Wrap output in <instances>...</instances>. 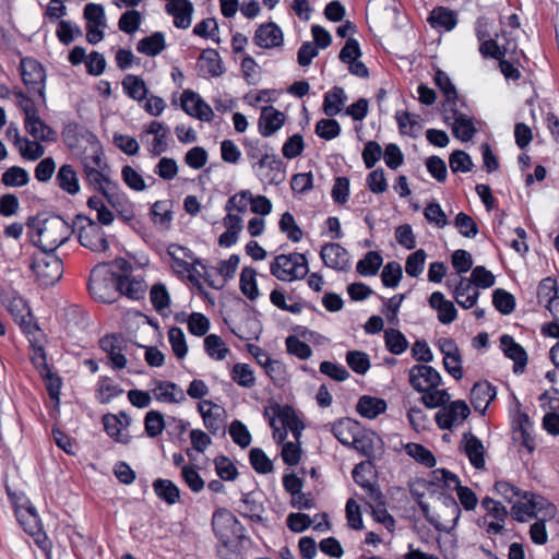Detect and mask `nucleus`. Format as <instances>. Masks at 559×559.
Returning a JSON list of instances; mask_svg holds the SVG:
<instances>
[{
	"instance_id": "1",
	"label": "nucleus",
	"mask_w": 559,
	"mask_h": 559,
	"mask_svg": "<svg viewBox=\"0 0 559 559\" xmlns=\"http://www.w3.org/2000/svg\"><path fill=\"white\" fill-rule=\"evenodd\" d=\"M459 483L457 475L445 468L431 471L426 478H421V486L431 496H436L437 506L435 508L438 510L436 514H430L428 506L421 502V513L440 532L452 531L460 520V504L451 493L447 492Z\"/></svg>"
},
{
	"instance_id": "2",
	"label": "nucleus",
	"mask_w": 559,
	"mask_h": 559,
	"mask_svg": "<svg viewBox=\"0 0 559 559\" xmlns=\"http://www.w3.org/2000/svg\"><path fill=\"white\" fill-rule=\"evenodd\" d=\"M27 226L32 241L43 252H53L71 236L73 228L61 216L50 215L29 218Z\"/></svg>"
},
{
	"instance_id": "3",
	"label": "nucleus",
	"mask_w": 559,
	"mask_h": 559,
	"mask_svg": "<svg viewBox=\"0 0 559 559\" xmlns=\"http://www.w3.org/2000/svg\"><path fill=\"white\" fill-rule=\"evenodd\" d=\"M270 271L280 281L301 280L309 272L308 261L302 253L280 254L271 263Z\"/></svg>"
},
{
	"instance_id": "4",
	"label": "nucleus",
	"mask_w": 559,
	"mask_h": 559,
	"mask_svg": "<svg viewBox=\"0 0 559 559\" xmlns=\"http://www.w3.org/2000/svg\"><path fill=\"white\" fill-rule=\"evenodd\" d=\"M72 228L78 230L79 241L85 248L95 252H104L109 248L102 227L90 217L82 214L76 215Z\"/></svg>"
},
{
	"instance_id": "5",
	"label": "nucleus",
	"mask_w": 559,
	"mask_h": 559,
	"mask_svg": "<svg viewBox=\"0 0 559 559\" xmlns=\"http://www.w3.org/2000/svg\"><path fill=\"white\" fill-rule=\"evenodd\" d=\"M29 267L41 286L56 284L63 274V263L61 259L49 252H41L34 255Z\"/></svg>"
},
{
	"instance_id": "6",
	"label": "nucleus",
	"mask_w": 559,
	"mask_h": 559,
	"mask_svg": "<svg viewBox=\"0 0 559 559\" xmlns=\"http://www.w3.org/2000/svg\"><path fill=\"white\" fill-rule=\"evenodd\" d=\"M212 526L215 535L225 548L243 536V527L237 518L226 509L217 510L212 518Z\"/></svg>"
},
{
	"instance_id": "7",
	"label": "nucleus",
	"mask_w": 559,
	"mask_h": 559,
	"mask_svg": "<svg viewBox=\"0 0 559 559\" xmlns=\"http://www.w3.org/2000/svg\"><path fill=\"white\" fill-rule=\"evenodd\" d=\"M117 274L106 269V265H96L90 275L88 290L91 295L102 302H110L112 299V289H116L112 283Z\"/></svg>"
},
{
	"instance_id": "8",
	"label": "nucleus",
	"mask_w": 559,
	"mask_h": 559,
	"mask_svg": "<svg viewBox=\"0 0 559 559\" xmlns=\"http://www.w3.org/2000/svg\"><path fill=\"white\" fill-rule=\"evenodd\" d=\"M15 514L24 531L35 537L36 544L44 550L48 549L47 537L43 533L41 522L36 509L26 501L25 506L16 504Z\"/></svg>"
},
{
	"instance_id": "9",
	"label": "nucleus",
	"mask_w": 559,
	"mask_h": 559,
	"mask_svg": "<svg viewBox=\"0 0 559 559\" xmlns=\"http://www.w3.org/2000/svg\"><path fill=\"white\" fill-rule=\"evenodd\" d=\"M109 168L94 169L86 166L85 178L87 182L99 191L110 205L117 207L120 204V194L116 191L117 186L108 177Z\"/></svg>"
},
{
	"instance_id": "10",
	"label": "nucleus",
	"mask_w": 559,
	"mask_h": 559,
	"mask_svg": "<svg viewBox=\"0 0 559 559\" xmlns=\"http://www.w3.org/2000/svg\"><path fill=\"white\" fill-rule=\"evenodd\" d=\"M99 347L107 354L114 369H123L127 366L124 353L129 352L130 342L122 335H105L99 341Z\"/></svg>"
},
{
	"instance_id": "11",
	"label": "nucleus",
	"mask_w": 559,
	"mask_h": 559,
	"mask_svg": "<svg viewBox=\"0 0 559 559\" xmlns=\"http://www.w3.org/2000/svg\"><path fill=\"white\" fill-rule=\"evenodd\" d=\"M452 114V132L455 138L462 142H467L473 139L476 133V128L473 121V117L469 114V109L465 104V107L461 105H452L447 107Z\"/></svg>"
},
{
	"instance_id": "12",
	"label": "nucleus",
	"mask_w": 559,
	"mask_h": 559,
	"mask_svg": "<svg viewBox=\"0 0 559 559\" xmlns=\"http://www.w3.org/2000/svg\"><path fill=\"white\" fill-rule=\"evenodd\" d=\"M21 75L23 83L29 91L37 92L44 98V81L46 73L41 64L32 58H26L21 61Z\"/></svg>"
},
{
	"instance_id": "13",
	"label": "nucleus",
	"mask_w": 559,
	"mask_h": 559,
	"mask_svg": "<svg viewBox=\"0 0 559 559\" xmlns=\"http://www.w3.org/2000/svg\"><path fill=\"white\" fill-rule=\"evenodd\" d=\"M500 348L504 356L513 361V372L515 374L523 373L528 361L527 353L523 346L516 343L511 335L503 334L500 337Z\"/></svg>"
},
{
	"instance_id": "14",
	"label": "nucleus",
	"mask_w": 559,
	"mask_h": 559,
	"mask_svg": "<svg viewBox=\"0 0 559 559\" xmlns=\"http://www.w3.org/2000/svg\"><path fill=\"white\" fill-rule=\"evenodd\" d=\"M181 107L189 116L202 121H211L214 116L212 108L197 93L190 90L183 91Z\"/></svg>"
},
{
	"instance_id": "15",
	"label": "nucleus",
	"mask_w": 559,
	"mask_h": 559,
	"mask_svg": "<svg viewBox=\"0 0 559 559\" xmlns=\"http://www.w3.org/2000/svg\"><path fill=\"white\" fill-rule=\"evenodd\" d=\"M509 511L501 503L497 502L491 509H488L486 515L478 521L479 526H484L489 536L499 535L504 532V523Z\"/></svg>"
},
{
	"instance_id": "16",
	"label": "nucleus",
	"mask_w": 559,
	"mask_h": 559,
	"mask_svg": "<svg viewBox=\"0 0 559 559\" xmlns=\"http://www.w3.org/2000/svg\"><path fill=\"white\" fill-rule=\"evenodd\" d=\"M254 43L264 49H271L283 45V32L273 22L260 25L253 37Z\"/></svg>"
},
{
	"instance_id": "17",
	"label": "nucleus",
	"mask_w": 559,
	"mask_h": 559,
	"mask_svg": "<svg viewBox=\"0 0 559 559\" xmlns=\"http://www.w3.org/2000/svg\"><path fill=\"white\" fill-rule=\"evenodd\" d=\"M320 257L325 266L344 271L349 267L347 251L338 243H326L321 248Z\"/></svg>"
},
{
	"instance_id": "18",
	"label": "nucleus",
	"mask_w": 559,
	"mask_h": 559,
	"mask_svg": "<svg viewBox=\"0 0 559 559\" xmlns=\"http://www.w3.org/2000/svg\"><path fill=\"white\" fill-rule=\"evenodd\" d=\"M331 431L342 444L348 447L361 435V427L357 420L345 417L332 424Z\"/></svg>"
},
{
	"instance_id": "19",
	"label": "nucleus",
	"mask_w": 559,
	"mask_h": 559,
	"mask_svg": "<svg viewBox=\"0 0 559 559\" xmlns=\"http://www.w3.org/2000/svg\"><path fill=\"white\" fill-rule=\"evenodd\" d=\"M496 388L487 382H477L471 390V403L476 412L484 414L490 403L496 399Z\"/></svg>"
},
{
	"instance_id": "20",
	"label": "nucleus",
	"mask_w": 559,
	"mask_h": 559,
	"mask_svg": "<svg viewBox=\"0 0 559 559\" xmlns=\"http://www.w3.org/2000/svg\"><path fill=\"white\" fill-rule=\"evenodd\" d=\"M166 11L174 17L176 27L182 29L190 27L193 5L189 0H170L166 4Z\"/></svg>"
},
{
	"instance_id": "21",
	"label": "nucleus",
	"mask_w": 559,
	"mask_h": 559,
	"mask_svg": "<svg viewBox=\"0 0 559 559\" xmlns=\"http://www.w3.org/2000/svg\"><path fill=\"white\" fill-rule=\"evenodd\" d=\"M148 134L154 135V139L148 147V151L154 156L163 154L168 147L167 136L169 134V129L162 122L154 120L146 127L145 131L141 134V140L143 141L144 136Z\"/></svg>"
},
{
	"instance_id": "22",
	"label": "nucleus",
	"mask_w": 559,
	"mask_h": 559,
	"mask_svg": "<svg viewBox=\"0 0 559 559\" xmlns=\"http://www.w3.org/2000/svg\"><path fill=\"white\" fill-rule=\"evenodd\" d=\"M533 424L526 413H519L515 419L513 430L514 439L524 447L528 453H533L536 448L535 438L532 435Z\"/></svg>"
},
{
	"instance_id": "23",
	"label": "nucleus",
	"mask_w": 559,
	"mask_h": 559,
	"mask_svg": "<svg viewBox=\"0 0 559 559\" xmlns=\"http://www.w3.org/2000/svg\"><path fill=\"white\" fill-rule=\"evenodd\" d=\"M152 393L160 403L178 404L186 400L183 390L170 381H156Z\"/></svg>"
},
{
	"instance_id": "24",
	"label": "nucleus",
	"mask_w": 559,
	"mask_h": 559,
	"mask_svg": "<svg viewBox=\"0 0 559 559\" xmlns=\"http://www.w3.org/2000/svg\"><path fill=\"white\" fill-rule=\"evenodd\" d=\"M285 116L273 106H265L261 110L259 118V131L263 136H271L283 124Z\"/></svg>"
},
{
	"instance_id": "25",
	"label": "nucleus",
	"mask_w": 559,
	"mask_h": 559,
	"mask_svg": "<svg viewBox=\"0 0 559 559\" xmlns=\"http://www.w3.org/2000/svg\"><path fill=\"white\" fill-rule=\"evenodd\" d=\"M454 299L464 309L473 308L479 297V290L467 277H461L454 288Z\"/></svg>"
},
{
	"instance_id": "26",
	"label": "nucleus",
	"mask_w": 559,
	"mask_h": 559,
	"mask_svg": "<svg viewBox=\"0 0 559 559\" xmlns=\"http://www.w3.org/2000/svg\"><path fill=\"white\" fill-rule=\"evenodd\" d=\"M274 417L278 419L286 430L289 429L295 439L298 441L301 430L304 429V424L301 420L297 417L294 408L289 405H275L272 407Z\"/></svg>"
},
{
	"instance_id": "27",
	"label": "nucleus",
	"mask_w": 559,
	"mask_h": 559,
	"mask_svg": "<svg viewBox=\"0 0 559 559\" xmlns=\"http://www.w3.org/2000/svg\"><path fill=\"white\" fill-rule=\"evenodd\" d=\"M429 306L438 313V320L449 324L456 319L457 311L451 300L445 299L441 292H435L429 298Z\"/></svg>"
},
{
	"instance_id": "28",
	"label": "nucleus",
	"mask_w": 559,
	"mask_h": 559,
	"mask_svg": "<svg viewBox=\"0 0 559 559\" xmlns=\"http://www.w3.org/2000/svg\"><path fill=\"white\" fill-rule=\"evenodd\" d=\"M464 452L469 460V463L476 469L485 467V448L483 442L473 433H464Z\"/></svg>"
},
{
	"instance_id": "29",
	"label": "nucleus",
	"mask_w": 559,
	"mask_h": 559,
	"mask_svg": "<svg viewBox=\"0 0 559 559\" xmlns=\"http://www.w3.org/2000/svg\"><path fill=\"white\" fill-rule=\"evenodd\" d=\"M116 286V290H119L122 295L131 299H140L145 293L146 285L143 281L128 275H117V278L112 282Z\"/></svg>"
},
{
	"instance_id": "30",
	"label": "nucleus",
	"mask_w": 559,
	"mask_h": 559,
	"mask_svg": "<svg viewBox=\"0 0 559 559\" xmlns=\"http://www.w3.org/2000/svg\"><path fill=\"white\" fill-rule=\"evenodd\" d=\"M435 83L440 88L442 94L445 97V106L450 107L452 105H461V107H465V100L460 98L457 91L453 83L451 82L449 75L438 70L435 74Z\"/></svg>"
},
{
	"instance_id": "31",
	"label": "nucleus",
	"mask_w": 559,
	"mask_h": 559,
	"mask_svg": "<svg viewBox=\"0 0 559 559\" xmlns=\"http://www.w3.org/2000/svg\"><path fill=\"white\" fill-rule=\"evenodd\" d=\"M386 409V402L383 399L362 395L359 397L356 411L357 413L368 419H373Z\"/></svg>"
},
{
	"instance_id": "32",
	"label": "nucleus",
	"mask_w": 559,
	"mask_h": 559,
	"mask_svg": "<svg viewBox=\"0 0 559 559\" xmlns=\"http://www.w3.org/2000/svg\"><path fill=\"white\" fill-rule=\"evenodd\" d=\"M428 23L435 29L451 31L455 27L457 20L456 14L444 7L435 8L427 19Z\"/></svg>"
},
{
	"instance_id": "33",
	"label": "nucleus",
	"mask_w": 559,
	"mask_h": 559,
	"mask_svg": "<svg viewBox=\"0 0 559 559\" xmlns=\"http://www.w3.org/2000/svg\"><path fill=\"white\" fill-rule=\"evenodd\" d=\"M2 304L20 325L25 323V317L29 316L26 302L15 293H8L2 297Z\"/></svg>"
},
{
	"instance_id": "34",
	"label": "nucleus",
	"mask_w": 559,
	"mask_h": 559,
	"mask_svg": "<svg viewBox=\"0 0 559 559\" xmlns=\"http://www.w3.org/2000/svg\"><path fill=\"white\" fill-rule=\"evenodd\" d=\"M368 503L378 522L383 523L385 526L394 523L393 518L385 510L384 497L378 488H369Z\"/></svg>"
},
{
	"instance_id": "35",
	"label": "nucleus",
	"mask_w": 559,
	"mask_h": 559,
	"mask_svg": "<svg viewBox=\"0 0 559 559\" xmlns=\"http://www.w3.org/2000/svg\"><path fill=\"white\" fill-rule=\"evenodd\" d=\"M56 181L69 194H76L80 190L78 175L71 165L66 164L59 168Z\"/></svg>"
},
{
	"instance_id": "36",
	"label": "nucleus",
	"mask_w": 559,
	"mask_h": 559,
	"mask_svg": "<svg viewBox=\"0 0 559 559\" xmlns=\"http://www.w3.org/2000/svg\"><path fill=\"white\" fill-rule=\"evenodd\" d=\"M153 489L156 496L168 504H175L180 499L179 488L169 479H155Z\"/></svg>"
},
{
	"instance_id": "37",
	"label": "nucleus",
	"mask_w": 559,
	"mask_h": 559,
	"mask_svg": "<svg viewBox=\"0 0 559 559\" xmlns=\"http://www.w3.org/2000/svg\"><path fill=\"white\" fill-rule=\"evenodd\" d=\"M166 48L163 33L156 32L138 41L136 50L146 56H157Z\"/></svg>"
},
{
	"instance_id": "38",
	"label": "nucleus",
	"mask_w": 559,
	"mask_h": 559,
	"mask_svg": "<svg viewBox=\"0 0 559 559\" xmlns=\"http://www.w3.org/2000/svg\"><path fill=\"white\" fill-rule=\"evenodd\" d=\"M219 406L214 405L211 401H202L199 403V412L202 415L205 427L212 432L216 433L222 428L219 419Z\"/></svg>"
},
{
	"instance_id": "39",
	"label": "nucleus",
	"mask_w": 559,
	"mask_h": 559,
	"mask_svg": "<svg viewBox=\"0 0 559 559\" xmlns=\"http://www.w3.org/2000/svg\"><path fill=\"white\" fill-rule=\"evenodd\" d=\"M14 145L19 148L23 158L36 160L45 153V147L37 141H29L28 139L21 138L19 130H15Z\"/></svg>"
},
{
	"instance_id": "40",
	"label": "nucleus",
	"mask_w": 559,
	"mask_h": 559,
	"mask_svg": "<svg viewBox=\"0 0 559 559\" xmlns=\"http://www.w3.org/2000/svg\"><path fill=\"white\" fill-rule=\"evenodd\" d=\"M26 131L36 140L40 141H55L56 131L47 126L37 115L34 118L25 121Z\"/></svg>"
},
{
	"instance_id": "41",
	"label": "nucleus",
	"mask_w": 559,
	"mask_h": 559,
	"mask_svg": "<svg viewBox=\"0 0 559 559\" xmlns=\"http://www.w3.org/2000/svg\"><path fill=\"white\" fill-rule=\"evenodd\" d=\"M103 424L106 432L117 442L127 444L130 442V436L122 430L126 429L122 419H118L112 414L103 416Z\"/></svg>"
},
{
	"instance_id": "42",
	"label": "nucleus",
	"mask_w": 559,
	"mask_h": 559,
	"mask_svg": "<svg viewBox=\"0 0 559 559\" xmlns=\"http://www.w3.org/2000/svg\"><path fill=\"white\" fill-rule=\"evenodd\" d=\"M450 401V394L447 389H424L421 385V404L428 408L444 406Z\"/></svg>"
},
{
	"instance_id": "43",
	"label": "nucleus",
	"mask_w": 559,
	"mask_h": 559,
	"mask_svg": "<svg viewBox=\"0 0 559 559\" xmlns=\"http://www.w3.org/2000/svg\"><path fill=\"white\" fill-rule=\"evenodd\" d=\"M345 94L342 87L334 86L324 95L323 111L326 116H335L342 110L345 102Z\"/></svg>"
},
{
	"instance_id": "44",
	"label": "nucleus",
	"mask_w": 559,
	"mask_h": 559,
	"mask_svg": "<svg viewBox=\"0 0 559 559\" xmlns=\"http://www.w3.org/2000/svg\"><path fill=\"white\" fill-rule=\"evenodd\" d=\"M202 69L211 76H219L224 72L219 55L214 49H206L200 56Z\"/></svg>"
},
{
	"instance_id": "45",
	"label": "nucleus",
	"mask_w": 559,
	"mask_h": 559,
	"mask_svg": "<svg viewBox=\"0 0 559 559\" xmlns=\"http://www.w3.org/2000/svg\"><path fill=\"white\" fill-rule=\"evenodd\" d=\"M122 86L127 94L135 100H143L146 97L147 88L145 82L136 75H126L122 80Z\"/></svg>"
},
{
	"instance_id": "46",
	"label": "nucleus",
	"mask_w": 559,
	"mask_h": 559,
	"mask_svg": "<svg viewBox=\"0 0 559 559\" xmlns=\"http://www.w3.org/2000/svg\"><path fill=\"white\" fill-rule=\"evenodd\" d=\"M257 272L252 267H243L240 274V290L250 300H254L259 296V290L255 282Z\"/></svg>"
},
{
	"instance_id": "47",
	"label": "nucleus",
	"mask_w": 559,
	"mask_h": 559,
	"mask_svg": "<svg viewBox=\"0 0 559 559\" xmlns=\"http://www.w3.org/2000/svg\"><path fill=\"white\" fill-rule=\"evenodd\" d=\"M557 297L559 296L556 281L551 277L542 280L537 288L538 302L547 309Z\"/></svg>"
},
{
	"instance_id": "48",
	"label": "nucleus",
	"mask_w": 559,
	"mask_h": 559,
	"mask_svg": "<svg viewBox=\"0 0 559 559\" xmlns=\"http://www.w3.org/2000/svg\"><path fill=\"white\" fill-rule=\"evenodd\" d=\"M492 304L500 313L507 316L513 312L515 308V298L511 293L502 288H498L492 294Z\"/></svg>"
},
{
	"instance_id": "49",
	"label": "nucleus",
	"mask_w": 559,
	"mask_h": 559,
	"mask_svg": "<svg viewBox=\"0 0 559 559\" xmlns=\"http://www.w3.org/2000/svg\"><path fill=\"white\" fill-rule=\"evenodd\" d=\"M151 215L154 224L163 229H168L173 219L170 207L166 201H157L151 209Z\"/></svg>"
},
{
	"instance_id": "50",
	"label": "nucleus",
	"mask_w": 559,
	"mask_h": 559,
	"mask_svg": "<svg viewBox=\"0 0 559 559\" xmlns=\"http://www.w3.org/2000/svg\"><path fill=\"white\" fill-rule=\"evenodd\" d=\"M168 341L174 355L178 359H183L188 353V346L183 331L178 326H173L168 331Z\"/></svg>"
},
{
	"instance_id": "51",
	"label": "nucleus",
	"mask_w": 559,
	"mask_h": 559,
	"mask_svg": "<svg viewBox=\"0 0 559 559\" xmlns=\"http://www.w3.org/2000/svg\"><path fill=\"white\" fill-rule=\"evenodd\" d=\"M348 367L358 374H365L370 369L369 356L361 350H349L346 354Z\"/></svg>"
},
{
	"instance_id": "52",
	"label": "nucleus",
	"mask_w": 559,
	"mask_h": 559,
	"mask_svg": "<svg viewBox=\"0 0 559 559\" xmlns=\"http://www.w3.org/2000/svg\"><path fill=\"white\" fill-rule=\"evenodd\" d=\"M230 376L242 388H252L255 384L253 370L247 364L234 365Z\"/></svg>"
},
{
	"instance_id": "53",
	"label": "nucleus",
	"mask_w": 559,
	"mask_h": 559,
	"mask_svg": "<svg viewBox=\"0 0 559 559\" xmlns=\"http://www.w3.org/2000/svg\"><path fill=\"white\" fill-rule=\"evenodd\" d=\"M381 264V255L376 251H369L365 258L357 263V272L364 276L374 275Z\"/></svg>"
},
{
	"instance_id": "54",
	"label": "nucleus",
	"mask_w": 559,
	"mask_h": 559,
	"mask_svg": "<svg viewBox=\"0 0 559 559\" xmlns=\"http://www.w3.org/2000/svg\"><path fill=\"white\" fill-rule=\"evenodd\" d=\"M215 471L218 477L226 481L235 480L238 471L231 460L225 455H218L214 459Z\"/></svg>"
},
{
	"instance_id": "55",
	"label": "nucleus",
	"mask_w": 559,
	"mask_h": 559,
	"mask_svg": "<svg viewBox=\"0 0 559 559\" xmlns=\"http://www.w3.org/2000/svg\"><path fill=\"white\" fill-rule=\"evenodd\" d=\"M28 174L24 168L13 166L7 169L1 177V181L7 187H22L27 185Z\"/></svg>"
},
{
	"instance_id": "56",
	"label": "nucleus",
	"mask_w": 559,
	"mask_h": 559,
	"mask_svg": "<svg viewBox=\"0 0 559 559\" xmlns=\"http://www.w3.org/2000/svg\"><path fill=\"white\" fill-rule=\"evenodd\" d=\"M204 347L209 356L217 360H223L229 353L223 340L216 334H210L204 338Z\"/></svg>"
},
{
	"instance_id": "57",
	"label": "nucleus",
	"mask_w": 559,
	"mask_h": 559,
	"mask_svg": "<svg viewBox=\"0 0 559 559\" xmlns=\"http://www.w3.org/2000/svg\"><path fill=\"white\" fill-rule=\"evenodd\" d=\"M424 216L430 224H433L438 228H443L449 223L447 214L436 201L426 205Z\"/></svg>"
},
{
	"instance_id": "58",
	"label": "nucleus",
	"mask_w": 559,
	"mask_h": 559,
	"mask_svg": "<svg viewBox=\"0 0 559 559\" xmlns=\"http://www.w3.org/2000/svg\"><path fill=\"white\" fill-rule=\"evenodd\" d=\"M280 229L294 242H298L302 238V230L296 224L294 216L289 212H285L282 215L280 219Z\"/></svg>"
},
{
	"instance_id": "59",
	"label": "nucleus",
	"mask_w": 559,
	"mask_h": 559,
	"mask_svg": "<svg viewBox=\"0 0 559 559\" xmlns=\"http://www.w3.org/2000/svg\"><path fill=\"white\" fill-rule=\"evenodd\" d=\"M449 166L453 173H468L474 164L466 152L456 150L449 157Z\"/></svg>"
},
{
	"instance_id": "60",
	"label": "nucleus",
	"mask_w": 559,
	"mask_h": 559,
	"mask_svg": "<svg viewBox=\"0 0 559 559\" xmlns=\"http://www.w3.org/2000/svg\"><path fill=\"white\" fill-rule=\"evenodd\" d=\"M454 226L466 238H474L478 234V226L474 218L464 212H460L454 219Z\"/></svg>"
},
{
	"instance_id": "61",
	"label": "nucleus",
	"mask_w": 559,
	"mask_h": 559,
	"mask_svg": "<svg viewBox=\"0 0 559 559\" xmlns=\"http://www.w3.org/2000/svg\"><path fill=\"white\" fill-rule=\"evenodd\" d=\"M249 460L257 473L267 474L273 471V463L266 454L259 448H253L249 452Z\"/></svg>"
},
{
	"instance_id": "62",
	"label": "nucleus",
	"mask_w": 559,
	"mask_h": 559,
	"mask_svg": "<svg viewBox=\"0 0 559 559\" xmlns=\"http://www.w3.org/2000/svg\"><path fill=\"white\" fill-rule=\"evenodd\" d=\"M145 431L151 438L159 436L164 428L165 421L164 416L158 411H151L145 415L144 420Z\"/></svg>"
},
{
	"instance_id": "63",
	"label": "nucleus",
	"mask_w": 559,
	"mask_h": 559,
	"mask_svg": "<svg viewBox=\"0 0 559 559\" xmlns=\"http://www.w3.org/2000/svg\"><path fill=\"white\" fill-rule=\"evenodd\" d=\"M384 338L388 349L395 355L402 354L407 347V341L405 336L397 330H386L384 333Z\"/></svg>"
},
{
	"instance_id": "64",
	"label": "nucleus",
	"mask_w": 559,
	"mask_h": 559,
	"mask_svg": "<svg viewBox=\"0 0 559 559\" xmlns=\"http://www.w3.org/2000/svg\"><path fill=\"white\" fill-rule=\"evenodd\" d=\"M471 282H473V285L479 289V288H489L493 286L495 284V276L493 274L488 271L485 266L477 265L473 269L471 278H468Z\"/></svg>"
}]
</instances>
